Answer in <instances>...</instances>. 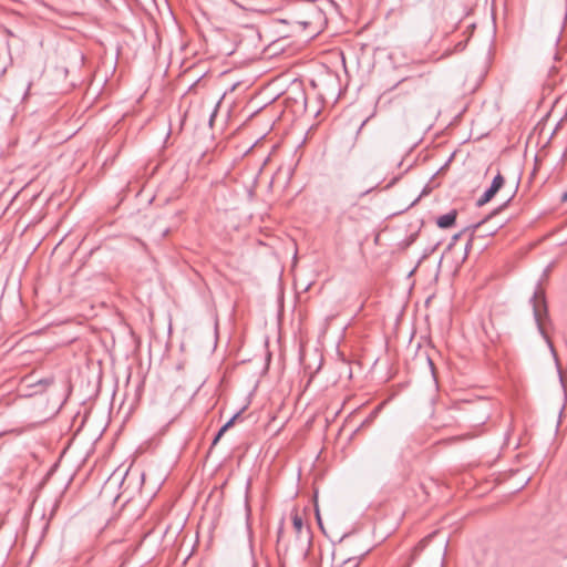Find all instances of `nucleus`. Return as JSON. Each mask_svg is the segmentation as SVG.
Segmentation results:
<instances>
[{
    "instance_id": "f03ea898",
    "label": "nucleus",
    "mask_w": 567,
    "mask_h": 567,
    "mask_svg": "<svg viewBox=\"0 0 567 567\" xmlns=\"http://www.w3.org/2000/svg\"><path fill=\"white\" fill-rule=\"evenodd\" d=\"M503 185H504V177L502 176L501 173H498L493 178L491 186L477 199L476 205L478 207H482L485 204H487L496 195V193L503 187Z\"/></svg>"
},
{
    "instance_id": "423d86ee",
    "label": "nucleus",
    "mask_w": 567,
    "mask_h": 567,
    "mask_svg": "<svg viewBox=\"0 0 567 567\" xmlns=\"http://www.w3.org/2000/svg\"><path fill=\"white\" fill-rule=\"evenodd\" d=\"M30 89H31V82H29L27 84L25 90H24L23 95H22V100H25L28 97Z\"/></svg>"
},
{
    "instance_id": "6e6552de",
    "label": "nucleus",
    "mask_w": 567,
    "mask_h": 567,
    "mask_svg": "<svg viewBox=\"0 0 567 567\" xmlns=\"http://www.w3.org/2000/svg\"><path fill=\"white\" fill-rule=\"evenodd\" d=\"M238 415H239L238 413H237V414H235V415H234V416H233L228 422H226V424L228 425V427H230V426L234 424V422H235V420L238 417Z\"/></svg>"
},
{
    "instance_id": "39448f33",
    "label": "nucleus",
    "mask_w": 567,
    "mask_h": 567,
    "mask_svg": "<svg viewBox=\"0 0 567 567\" xmlns=\"http://www.w3.org/2000/svg\"><path fill=\"white\" fill-rule=\"evenodd\" d=\"M431 537H432V535H430L427 538H424L423 540H421L419 546L416 547V549L421 550L422 548H424Z\"/></svg>"
},
{
    "instance_id": "ddd939ff",
    "label": "nucleus",
    "mask_w": 567,
    "mask_h": 567,
    "mask_svg": "<svg viewBox=\"0 0 567 567\" xmlns=\"http://www.w3.org/2000/svg\"><path fill=\"white\" fill-rule=\"evenodd\" d=\"M298 23H300L301 25H303V28H306V27L309 24V22H308V21H299Z\"/></svg>"
},
{
    "instance_id": "20e7f679",
    "label": "nucleus",
    "mask_w": 567,
    "mask_h": 567,
    "mask_svg": "<svg viewBox=\"0 0 567 567\" xmlns=\"http://www.w3.org/2000/svg\"><path fill=\"white\" fill-rule=\"evenodd\" d=\"M292 525H293V528L296 529V532L298 534H301L302 533V529H303V519L302 517L299 515V514H295L292 516Z\"/></svg>"
},
{
    "instance_id": "6ab92c4d",
    "label": "nucleus",
    "mask_w": 567,
    "mask_h": 567,
    "mask_svg": "<svg viewBox=\"0 0 567 567\" xmlns=\"http://www.w3.org/2000/svg\"><path fill=\"white\" fill-rule=\"evenodd\" d=\"M281 533H282V528L280 527V528H279V532H278V536H279V537H280Z\"/></svg>"
},
{
    "instance_id": "4468645a",
    "label": "nucleus",
    "mask_w": 567,
    "mask_h": 567,
    "mask_svg": "<svg viewBox=\"0 0 567 567\" xmlns=\"http://www.w3.org/2000/svg\"><path fill=\"white\" fill-rule=\"evenodd\" d=\"M472 246V240H468L467 245L465 246V250L467 251Z\"/></svg>"
},
{
    "instance_id": "2eb2a0df",
    "label": "nucleus",
    "mask_w": 567,
    "mask_h": 567,
    "mask_svg": "<svg viewBox=\"0 0 567 567\" xmlns=\"http://www.w3.org/2000/svg\"><path fill=\"white\" fill-rule=\"evenodd\" d=\"M561 200H563V202H567V192L563 194V196H561Z\"/></svg>"
},
{
    "instance_id": "1a4fd4ad",
    "label": "nucleus",
    "mask_w": 567,
    "mask_h": 567,
    "mask_svg": "<svg viewBox=\"0 0 567 567\" xmlns=\"http://www.w3.org/2000/svg\"><path fill=\"white\" fill-rule=\"evenodd\" d=\"M461 236H462V233H458V234L454 235L452 237V244H454L456 240H458Z\"/></svg>"
},
{
    "instance_id": "f257e3e1",
    "label": "nucleus",
    "mask_w": 567,
    "mask_h": 567,
    "mask_svg": "<svg viewBox=\"0 0 567 567\" xmlns=\"http://www.w3.org/2000/svg\"><path fill=\"white\" fill-rule=\"evenodd\" d=\"M530 305L533 308V315H534V319L537 324L538 331L543 336V338L546 340L548 347L550 348L551 353L555 357L557 367L559 368L558 359H557L554 346L544 329V321L548 318V311H547L545 293L539 287L535 290L533 297L530 298ZM558 372H559L560 382L564 385V377L559 369H558Z\"/></svg>"
},
{
    "instance_id": "0eeeda50",
    "label": "nucleus",
    "mask_w": 567,
    "mask_h": 567,
    "mask_svg": "<svg viewBox=\"0 0 567 567\" xmlns=\"http://www.w3.org/2000/svg\"><path fill=\"white\" fill-rule=\"evenodd\" d=\"M223 435H224V433H221V429H219V431L217 432L216 436L213 440V445H215L220 440V437Z\"/></svg>"
},
{
    "instance_id": "f8f14e48",
    "label": "nucleus",
    "mask_w": 567,
    "mask_h": 567,
    "mask_svg": "<svg viewBox=\"0 0 567 567\" xmlns=\"http://www.w3.org/2000/svg\"><path fill=\"white\" fill-rule=\"evenodd\" d=\"M220 429H221V433H225L229 427H228V425L225 423Z\"/></svg>"
},
{
    "instance_id": "dca6fc26",
    "label": "nucleus",
    "mask_w": 567,
    "mask_h": 567,
    "mask_svg": "<svg viewBox=\"0 0 567 567\" xmlns=\"http://www.w3.org/2000/svg\"><path fill=\"white\" fill-rule=\"evenodd\" d=\"M429 365H430V368H431V370L433 372L434 371V364H433V362L430 359H429Z\"/></svg>"
},
{
    "instance_id": "a211bd4d",
    "label": "nucleus",
    "mask_w": 567,
    "mask_h": 567,
    "mask_svg": "<svg viewBox=\"0 0 567 567\" xmlns=\"http://www.w3.org/2000/svg\"><path fill=\"white\" fill-rule=\"evenodd\" d=\"M317 519H318V523L321 525V519H320V516L318 513H317Z\"/></svg>"
},
{
    "instance_id": "f3484780",
    "label": "nucleus",
    "mask_w": 567,
    "mask_h": 567,
    "mask_svg": "<svg viewBox=\"0 0 567 567\" xmlns=\"http://www.w3.org/2000/svg\"><path fill=\"white\" fill-rule=\"evenodd\" d=\"M246 509H247V516H249V513H250V508H249V505H248V503H246Z\"/></svg>"
},
{
    "instance_id": "7ed1b4c3",
    "label": "nucleus",
    "mask_w": 567,
    "mask_h": 567,
    "mask_svg": "<svg viewBox=\"0 0 567 567\" xmlns=\"http://www.w3.org/2000/svg\"><path fill=\"white\" fill-rule=\"evenodd\" d=\"M456 217H457V210L452 209L447 214L440 216L436 219V225H437V227H440L442 229L450 228L455 224Z\"/></svg>"
},
{
    "instance_id": "9d476101",
    "label": "nucleus",
    "mask_w": 567,
    "mask_h": 567,
    "mask_svg": "<svg viewBox=\"0 0 567 567\" xmlns=\"http://www.w3.org/2000/svg\"><path fill=\"white\" fill-rule=\"evenodd\" d=\"M217 107L214 110V112L210 115V123L214 121V117L216 116Z\"/></svg>"
},
{
    "instance_id": "9b49d317",
    "label": "nucleus",
    "mask_w": 567,
    "mask_h": 567,
    "mask_svg": "<svg viewBox=\"0 0 567 567\" xmlns=\"http://www.w3.org/2000/svg\"><path fill=\"white\" fill-rule=\"evenodd\" d=\"M378 185L371 186L369 189H367L362 195L370 193L372 189H374Z\"/></svg>"
}]
</instances>
